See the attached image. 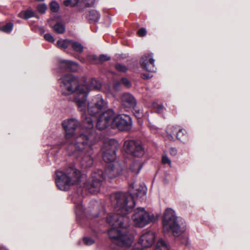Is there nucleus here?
<instances>
[{
	"label": "nucleus",
	"mask_w": 250,
	"mask_h": 250,
	"mask_svg": "<svg viewBox=\"0 0 250 250\" xmlns=\"http://www.w3.org/2000/svg\"><path fill=\"white\" fill-rule=\"evenodd\" d=\"M44 38L48 42H55V40L53 36L50 34H45L44 35Z\"/></svg>",
	"instance_id": "f704fd0d"
},
{
	"label": "nucleus",
	"mask_w": 250,
	"mask_h": 250,
	"mask_svg": "<svg viewBox=\"0 0 250 250\" xmlns=\"http://www.w3.org/2000/svg\"><path fill=\"white\" fill-rule=\"evenodd\" d=\"M155 235L153 231H148L143 234L140 238L139 242L143 247H149L154 242Z\"/></svg>",
	"instance_id": "f3484780"
},
{
	"label": "nucleus",
	"mask_w": 250,
	"mask_h": 250,
	"mask_svg": "<svg viewBox=\"0 0 250 250\" xmlns=\"http://www.w3.org/2000/svg\"><path fill=\"white\" fill-rule=\"evenodd\" d=\"M154 61L152 53L146 54L142 57L140 64L144 69L148 72H154L155 70Z\"/></svg>",
	"instance_id": "dca6fc26"
},
{
	"label": "nucleus",
	"mask_w": 250,
	"mask_h": 250,
	"mask_svg": "<svg viewBox=\"0 0 250 250\" xmlns=\"http://www.w3.org/2000/svg\"><path fill=\"white\" fill-rule=\"evenodd\" d=\"M37 8L39 12L43 14L46 11L47 6L44 3H42L38 5Z\"/></svg>",
	"instance_id": "473e14b6"
},
{
	"label": "nucleus",
	"mask_w": 250,
	"mask_h": 250,
	"mask_svg": "<svg viewBox=\"0 0 250 250\" xmlns=\"http://www.w3.org/2000/svg\"><path fill=\"white\" fill-rule=\"evenodd\" d=\"M83 153L77 154H68L69 155L73 156L76 158L81 157L80 163L83 167H91L93 165V161L92 158V154L93 150L91 152H89L88 149H83Z\"/></svg>",
	"instance_id": "2eb2a0df"
},
{
	"label": "nucleus",
	"mask_w": 250,
	"mask_h": 250,
	"mask_svg": "<svg viewBox=\"0 0 250 250\" xmlns=\"http://www.w3.org/2000/svg\"><path fill=\"white\" fill-rule=\"evenodd\" d=\"M34 15V12L31 10H27L26 11L21 12L19 13V16L25 19H28L33 17Z\"/></svg>",
	"instance_id": "a878e982"
},
{
	"label": "nucleus",
	"mask_w": 250,
	"mask_h": 250,
	"mask_svg": "<svg viewBox=\"0 0 250 250\" xmlns=\"http://www.w3.org/2000/svg\"><path fill=\"white\" fill-rule=\"evenodd\" d=\"M163 229L165 232L172 231L173 235L178 236L180 233V227L177 222V217L174 211L171 208H167L163 219Z\"/></svg>",
	"instance_id": "423d86ee"
},
{
	"label": "nucleus",
	"mask_w": 250,
	"mask_h": 250,
	"mask_svg": "<svg viewBox=\"0 0 250 250\" xmlns=\"http://www.w3.org/2000/svg\"><path fill=\"white\" fill-rule=\"evenodd\" d=\"M141 76L144 79H148L150 78L149 75L148 74H142Z\"/></svg>",
	"instance_id": "79ce46f5"
},
{
	"label": "nucleus",
	"mask_w": 250,
	"mask_h": 250,
	"mask_svg": "<svg viewBox=\"0 0 250 250\" xmlns=\"http://www.w3.org/2000/svg\"><path fill=\"white\" fill-rule=\"evenodd\" d=\"M122 170V167L118 162L110 163L105 167L104 173L101 170L93 173L92 174L91 180L84 183V186L89 192L96 193L99 191L102 183L106 177L109 179L114 178L121 174Z\"/></svg>",
	"instance_id": "7ed1b4c3"
},
{
	"label": "nucleus",
	"mask_w": 250,
	"mask_h": 250,
	"mask_svg": "<svg viewBox=\"0 0 250 250\" xmlns=\"http://www.w3.org/2000/svg\"><path fill=\"white\" fill-rule=\"evenodd\" d=\"M13 28V24L11 22L7 23L4 26L0 27V30L7 33H9L11 32Z\"/></svg>",
	"instance_id": "bb28decb"
},
{
	"label": "nucleus",
	"mask_w": 250,
	"mask_h": 250,
	"mask_svg": "<svg viewBox=\"0 0 250 250\" xmlns=\"http://www.w3.org/2000/svg\"><path fill=\"white\" fill-rule=\"evenodd\" d=\"M86 18L91 22H97L100 19V14L96 10H92L89 12Z\"/></svg>",
	"instance_id": "412c9836"
},
{
	"label": "nucleus",
	"mask_w": 250,
	"mask_h": 250,
	"mask_svg": "<svg viewBox=\"0 0 250 250\" xmlns=\"http://www.w3.org/2000/svg\"><path fill=\"white\" fill-rule=\"evenodd\" d=\"M62 124L65 132L64 144L62 145H65L66 147L74 140L73 137L75 135L76 129L80 125V123L76 119L71 118L63 121Z\"/></svg>",
	"instance_id": "6e6552de"
},
{
	"label": "nucleus",
	"mask_w": 250,
	"mask_h": 250,
	"mask_svg": "<svg viewBox=\"0 0 250 250\" xmlns=\"http://www.w3.org/2000/svg\"><path fill=\"white\" fill-rule=\"evenodd\" d=\"M98 141L97 134L94 129H84L75 140L66 146L68 154H77L83 153V149L92 151V146Z\"/></svg>",
	"instance_id": "20e7f679"
},
{
	"label": "nucleus",
	"mask_w": 250,
	"mask_h": 250,
	"mask_svg": "<svg viewBox=\"0 0 250 250\" xmlns=\"http://www.w3.org/2000/svg\"><path fill=\"white\" fill-rule=\"evenodd\" d=\"M106 103L101 95L94 97L88 104L87 110L91 116H95L99 113L106 106Z\"/></svg>",
	"instance_id": "f8f14e48"
},
{
	"label": "nucleus",
	"mask_w": 250,
	"mask_h": 250,
	"mask_svg": "<svg viewBox=\"0 0 250 250\" xmlns=\"http://www.w3.org/2000/svg\"><path fill=\"white\" fill-rule=\"evenodd\" d=\"M137 192L135 193L136 197L139 196H145L146 193V186L142 184L140 186V188L136 189Z\"/></svg>",
	"instance_id": "393cba45"
},
{
	"label": "nucleus",
	"mask_w": 250,
	"mask_h": 250,
	"mask_svg": "<svg viewBox=\"0 0 250 250\" xmlns=\"http://www.w3.org/2000/svg\"><path fill=\"white\" fill-rule=\"evenodd\" d=\"M123 105L125 108H133L136 104L134 97L130 94L126 93L121 98Z\"/></svg>",
	"instance_id": "a211bd4d"
},
{
	"label": "nucleus",
	"mask_w": 250,
	"mask_h": 250,
	"mask_svg": "<svg viewBox=\"0 0 250 250\" xmlns=\"http://www.w3.org/2000/svg\"><path fill=\"white\" fill-rule=\"evenodd\" d=\"M177 150L176 148L171 147L169 149V153L172 156H175L177 154Z\"/></svg>",
	"instance_id": "a19ab883"
},
{
	"label": "nucleus",
	"mask_w": 250,
	"mask_h": 250,
	"mask_svg": "<svg viewBox=\"0 0 250 250\" xmlns=\"http://www.w3.org/2000/svg\"><path fill=\"white\" fill-rule=\"evenodd\" d=\"M56 186L61 190L66 191L71 186L79 184L84 175L74 167H71L63 170H57L55 172Z\"/></svg>",
	"instance_id": "39448f33"
},
{
	"label": "nucleus",
	"mask_w": 250,
	"mask_h": 250,
	"mask_svg": "<svg viewBox=\"0 0 250 250\" xmlns=\"http://www.w3.org/2000/svg\"><path fill=\"white\" fill-rule=\"evenodd\" d=\"M72 40L69 39L60 40L57 42L59 47L65 49L71 46Z\"/></svg>",
	"instance_id": "4be33fe9"
},
{
	"label": "nucleus",
	"mask_w": 250,
	"mask_h": 250,
	"mask_svg": "<svg viewBox=\"0 0 250 250\" xmlns=\"http://www.w3.org/2000/svg\"><path fill=\"white\" fill-rule=\"evenodd\" d=\"M71 46L76 52L81 53L83 51V45L78 42H74L72 40Z\"/></svg>",
	"instance_id": "b1692460"
},
{
	"label": "nucleus",
	"mask_w": 250,
	"mask_h": 250,
	"mask_svg": "<svg viewBox=\"0 0 250 250\" xmlns=\"http://www.w3.org/2000/svg\"><path fill=\"white\" fill-rule=\"evenodd\" d=\"M132 217L135 225L140 228L144 227L155 220L154 215L150 214L144 208L136 209Z\"/></svg>",
	"instance_id": "0eeeda50"
},
{
	"label": "nucleus",
	"mask_w": 250,
	"mask_h": 250,
	"mask_svg": "<svg viewBox=\"0 0 250 250\" xmlns=\"http://www.w3.org/2000/svg\"><path fill=\"white\" fill-rule=\"evenodd\" d=\"M62 83L61 87L66 89L70 92H75L76 95L74 101L76 104L79 110L81 112H85L86 107L87 97L89 92L88 89L85 86L79 85L78 80L71 74H67L60 79ZM84 118L83 124L85 129H94L93 121L91 117H87L85 113L83 115Z\"/></svg>",
	"instance_id": "f03ea898"
},
{
	"label": "nucleus",
	"mask_w": 250,
	"mask_h": 250,
	"mask_svg": "<svg viewBox=\"0 0 250 250\" xmlns=\"http://www.w3.org/2000/svg\"><path fill=\"white\" fill-rule=\"evenodd\" d=\"M154 250H169V249L166 243L162 239H160Z\"/></svg>",
	"instance_id": "5701e85b"
},
{
	"label": "nucleus",
	"mask_w": 250,
	"mask_h": 250,
	"mask_svg": "<svg viewBox=\"0 0 250 250\" xmlns=\"http://www.w3.org/2000/svg\"><path fill=\"white\" fill-rule=\"evenodd\" d=\"M83 242L86 245H91L95 242L94 240L90 237H84Z\"/></svg>",
	"instance_id": "72a5a7b5"
},
{
	"label": "nucleus",
	"mask_w": 250,
	"mask_h": 250,
	"mask_svg": "<svg viewBox=\"0 0 250 250\" xmlns=\"http://www.w3.org/2000/svg\"><path fill=\"white\" fill-rule=\"evenodd\" d=\"M90 88L91 89H94V88H95V86H90Z\"/></svg>",
	"instance_id": "49530a36"
},
{
	"label": "nucleus",
	"mask_w": 250,
	"mask_h": 250,
	"mask_svg": "<svg viewBox=\"0 0 250 250\" xmlns=\"http://www.w3.org/2000/svg\"><path fill=\"white\" fill-rule=\"evenodd\" d=\"M114 117L115 113L111 109H108L102 113L97 119L96 124L97 128L99 130H103L109 126H111L112 128Z\"/></svg>",
	"instance_id": "9b49d317"
},
{
	"label": "nucleus",
	"mask_w": 250,
	"mask_h": 250,
	"mask_svg": "<svg viewBox=\"0 0 250 250\" xmlns=\"http://www.w3.org/2000/svg\"><path fill=\"white\" fill-rule=\"evenodd\" d=\"M110 59V57L107 56V55L102 54L99 56V62H102L104 61H109Z\"/></svg>",
	"instance_id": "c9c22d12"
},
{
	"label": "nucleus",
	"mask_w": 250,
	"mask_h": 250,
	"mask_svg": "<svg viewBox=\"0 0 250 250\" xmlns=\"http://www.w3.org/2000/svg\"><path fill=\"white\" fill-rule=\"evenodd\" d=\"M184 131L185 130L182 129H179V131L176 134V138L177 139L183 141L186 138L187 136L184 134Z\"/></svg>",
	"instance_id": "7c9ffc66"
},
{
	"label": "nucleus",
	"mask_w": 250,
	"mask_h": 250,
	"mask_svg": "<svg viewBox=\"0 0 250 250\" xmlns=\"http://www.w3.org/2000/svg\"><path fill=\"white\" fill-rule=\"evenodd\" d=\"M135 185V183H133L131 184V185H130V186H131V187L132 188H133V189H134V188H135V185Z\"/></svg>",
	"instance_id": "c03bdc74"
},
{
	"label": "nucleus",
	"mask_w": 250,
	"mask_h": 250,
	"mask_svg": "<svg viewBox=\"0 0 250 250\" xmlns=\"http://www.w3.org/2000/svg\"><path fill=\"white\" fill-rule=\"evenodd\" d=\"M60 68L64 70L68 69L74 71L78 69V64L70 61L62 60L60 61Z\"/></svg>",
	"instance_id": "6ab92c4d"
},
{
	"label": "nucleus",
	"mask_w": 250,
	"mask_h": 250,
	"mask_svg": "<svg viewBox=\"0 0 250 250\" xmlns=\"http://www.w3.org/2000/svg\"><path fill=\"white\" fill-rule=\"evenodd\" d=\"M113 88L116 91L120 90L121 88L120 83L119 82H115L113 83Z\"/></svg>",
	"instance_id": "ea45409f"
},
{
	"label": "nucleus",
	"mask_w": 250,
	"mask_h": 250,
	"mask_svg": "<svg viewBox=\"0 0 250 250\" xmlns=\"http://www.w3.org/2000/svg\"><path fill=\"white\" fill-rule=\"evenodd\" d=\"M162 161L164 164H168L169 165H170L171 164V161L170 159L167 156H163Z\"/></svg>",
	"instance_id": "58836bf2"
},
{
	"label": "nucleus",
	"mask_w": 250,
	"mask_h": 250,
	"mask_svg": "<svg viewBox=\"0 0 250 250\" xmlns=\"http://www.w3.org/2000/svg\"><path fill=\"white\" fill-rule=\"evenodd\" d=\"M146 30L145 28H142L137 31V34L140 37H143L146 35Z\"/></svg>",
	"instance_id": "4c0bfd02"
},
{
	"label": "nucleus",
	"mask_w": 250,
	"mask_h": 250,
	"mask_svg": "<svg viewBox=\"0 0 250 250\" xmlns=\"http://www.w3.org/2000/svg\"><path fill=\"white\" fill-rule=\"evenodd\" d=\"M131 127V118L125 114L119 115L114 117L112 128H117L122 131L127 130Z\"/></svg>",
	"instance_id": "ddd939ff"
},
{
	"label": "nucleus",
	"mask_w": 250,
	"mask_h": 250,
	"mask_svg": "<svg viewBox=\"0 0 250 250\" xmlns=\"http://www.w3.org/2000/svg\"><path fill=\"white\" fill-rule=\"evenodd\" d=\"M124 149L126 153L135 157H141L144 154V148L141 143L134 140L125 141Z\"/></svg>",
	"instance_id": "9d476101"
},
{
	"label": "nucleus",
	"mask_w": 250,
	"mask_h": 250,
	"mask_svg": "<svg viewBox=\"0 0 250 250\" xmlns=\"http://www.w3.org/2000/svg\"><path fill=\"white\" fill-rule=\"evenodd\" d=\"M95 0H65L63 1L64 6L75 7L81 12L87 7L92 6L95 3Z\"/></svg>",
	"instance_id": "4468645a"
},
{
	"label": "nucleus",
	"mask_w": 250,
	"mask_h": 250,
	"mask_svg": "<svg viewBox=\"0 0 250 250\" xmlns=\"http://www.w3.org/2000/svg\"><path fill=\"white\" fill-rule=\"evenodd\" d=\"M161 107L160 106H159V107H158V108L160 109H161Z\"/></svg>",
	"instance_id": "de8ad7c7"
},
{
	"label": "nucleus",
	"mask_w": 250,
	"mask_h": 250,
	"mask_svg": "<svg viewBox=\"0 0 250 250\" xmlns=\"http://www.w3.org/2000/svg\"><path fill=\"white\" fill-rule=\"evenodd\" d=\"M53 29L54 31L58 34H62L65 31L64 26L61 23H57L55 24L53 27Z\"/></svg>",
	"instance_id": "cd10ccee"
},
{
	"label": "nucleus",
	"mask_w": 250,
	"mask_h": 250,
	"mask_svg": "<svg viewBox=\"0 0 250 250\" xmlns=\"http://www.w3.org/2000/svg\"><path fill=\"white\" fill-rule=\"evenodd\" d=\"M96 58H97V57H96V56H93L92 57V59H93V60H96Z\"/></svg>",
	"instance_id": "a18cd8bd"
},
{
	"label": "nucleus",
	"mask_w": 250,
	"mask_h": 250,
	"mask_svg": "<svg viewBox=\"0 0 250 250\" xmlns=\"http://www.w3.org/2000/svg\"><path fill=\"white\" fill-rule=\"evenodd\" d=\"M167 137L170 140H173V137L172 135L170 133H168V132H167Z\"/></svg>",
	"instance_id": "37998d69"
},
{
	"label": "nucleus",
	"mask_w": 250,
	"mask_h": 250,
	"mask_svg": "<svg viewBox=\"0 0 250 250\" xmlns=\"http://www.w3.org/2000/svg\"><path fill=\"white\" fill-rule=\"evenodd\" d=\"M77 195H78L77 194H75L72 198V200L73 201L74 203L77 205H76L77 208L79 209V210H81L82 208V206H81L82 196H80L79 197L78 200L76 201L75 200V197H76L77 196Z\"/></svg>",
	"instance_id": "c85d7f7f"
},
{
	"label": "nucleus",
	"mask_w": 250,
	"mask_h": 250,
	"mask_svg": "<svg viewBox=\"0 0 250 250\" xmlns=\"http://www.w3.org/2000/svg\"><path fill=\"white\" fill-rule=\"evenodd\" d=\"M111 198L116 201L117 213L109 214L107 216V222L113 227L108 230V236L111 241L117 246L130 247L134 237L127 229L129 222V218L127 215L135 205L134 197L131 193L128 195L126 193L117 192L112 195Z\"/></svg>",
	"instance_id": "f257e3e1"
},
{
	"label": "nucleus",
	"mask_w": 250,
	"mask_h": 250,
	"mask_svg": "<svg viewBox=\"0 0 250 250\" xmlns=\"http://www.w3.org/2000/svg\"><path fill=\"white\" fill-rule=\"evenodd\" d=\"M115 68L117 71L121 72H125L127 70V68L125 65L120 63H116L115 65Z\"/></svg>",
	"instance_id": "2f4dec72"
},
{
	"label": "nucleus",
	"mask_w": 250,
	"mask_h": 250,
	"mask_svg": "<svg viewBox=\"0 0 250 250\" xmlns=\"http://www.w3.org/2000/svg\"><path fill=\"white\" fill-rule=\"evenodd\" d=\"M118 142L115 140H110L104 144L102 148L103 158L106 163H112L116 159V151L118 147Z\"/></svg>",
	"instance_id": "1a4fd4ad"
},
{
	"label": "nucleus",
	"mask_w": 250,
	"mask_h": 250,
	"mask_svg": "<svg viewBox=\"0 0 250 250\" xmlns=\"http://www.w3.org/2000/svg\"><path fill=\"white\" fill-rule=\"evenodd\" d=\"M50 8L52 12H57L60 8L59 4L56 1H53L50 4Z\"/></svg>",
	"instance_id": "c756f323"
},
{
	"label": "nucleus",
	"mask_w": 250,
	"mask_h": 250,
	"mask_svg": "<svg viewBox=\"0 0 250 250\" xmlns=\"http://www.w3.org/2000/svg\"><path fill=\"white\" fill-rule=\"evenodd\" d=\"M143 167L142 163L140 161L133 162L130 166L129 170L132 176L137 175Z\"/></svg>",
	"instance_id": "aec40b11"
},
{
	"label": "nucleus",
	"mask_w": 250,
	"mask_h": 250,
	"mask_svg": "<svg viewBox=\"0 0 250 250\" xmlns=\"http://www.w3.org/2000/svg\"><path fill=\"white\" fill-rule=\"evenodd\" d=\"M122 83L126 87H130L131 85L130 82L129 81L125 78H123L121 80Z\"/></svg>",
	"instance_id": "e433bc0d"
}]
</instances>
